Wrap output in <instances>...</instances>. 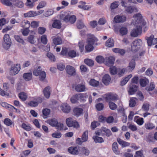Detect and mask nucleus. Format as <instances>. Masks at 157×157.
<instances>
[{
    "mask_svg": "<svg viewBox=\"0 0 157 157\" xmlns=\"http://www.w3.org/2000/svg\"><path fill=\"white\" fill-rule=\"evenodd\" d=\"M133 17L134 20L132 23L133 25H136V27L131 31L130 35L133 37H136L141 34L142 28L145 32L147 30V28L146 26V22L143 19L142 15L140 13L134 14Z\"/></svg>",
    "mask_w": 157,
    "mask_h": 157,
    "instance_id": "nucleus-1",
    "label": "nucleus"
},
{
    "mask_svg": "<svg viewBox=\"0 0 157 157\" xmlns=\"http://www.w3.org/2000/svg\"><path fill=\"white\" fill-rule=\"evenodd\" d=\"M87 43V44L85 46L86 51L89 52L92 51L94 49L93 45L94 44L96 38L94 36L90 34H88Z\"/></svg>",
    "mask_w": 157,
    "mask_h": 157,
    "instance_id": "nucleus-2",
    "label": "nucleus"
},
{
    "mask_svg": "<svg viewBox=\"0 0 157 157\" xmlns=\"http://www.w3.org/2000/svg\"><path fill=\"white\" fill-rule=\"evenodd\" d=\"M142 43L140 39H138L133 41L131 44V50L133 52H137L140 48V46Z\"/></svg>",
    "mask_w": 157,
    "mask_h": 157,
    "instance_id": "nucleus-3",
    "label": "nucleus"
},
{
    "mask_svg": "<svg viewBox=\"0 0 157 157\" xmlns=\"http://www.w3.org/2000/svg\"><path fill=\"white\" fill-rule=\"evenodd\" d=\"M11 44V42L9 35L8 34L4 35L3 37V42L2 45L4 48L8 49L10 47Z\"/></svg>",
    "mask_w": 157,
    "mask_h": 157,
    "instance_id": "nucleus-4",
    "label": "nucleus"
},
{
    "mask_svg": "<svg viewBox=\"0 0 157 157\" xmlns=\"http://www.w3.org/2000/svg\"><path fill=\"white\" fill-rule=\"evenodd\" d=\"M67 124L69 127H73L77 128L79 127V126L78 122L75 120H73L71 117L67 118L66 120Z\"/></svg>",
    "mask_w": 157,
    "mask_h": 157,
    "instance_id": "nucleus-5",
    "label": "nucleus"
},
{
    "mask_svg": "<svg viewBox=\"0 0 157 157\" xmlns=\"http://www.w3.org/2000/svg\"><path fill=\"white\" fill-rule=\"evenodd\" d=\"M105 99L107 101H115L118 99V96L116 94L109 93L106 95Z\"/></svg>",
    "mask_w": 157,
    "mask_h": 157,
    "instance_id": "nucleus-6",
    "label": "nucleus"
},
{
    "mask_svg": "<svg viewBox=\"0 0 157 157\" xmlns=\"http://www.w3.org/2000/svg\"><path fill=\"white\" fill-rule=\"evenodd\" d=\"M20 69V66L19 64H16V65L12 67L10 71V75H15L18 73Z\"/></svg>",
    "mask_w": 157,
    "mask_h": 157,
    "instance_id": "nucleus-7",
    "label": "nucleus"
},
{
    "mask_svg": "<svg viewBox=\"0 0 157 157\" xmlns=\"http://www.w3.org/2000/svg\"><path fill=\"white\" fill-rule=\"evenodd\" d=\"M70 14L66 12H63L61 13L59 15V19L61 21L65 22H68V19Z\"/></svg>",
    "mask_w": 157,
    "mask_h": 157,
    "instance_id": "nucleus-8",
    "label": "nucleus"
},
{
    "mask_svg": "<svg viewBox=\"0 0 157 157\" xmlns=\"http://www.w3.org/2000/svg\"><path fill=\"white\" fill-rule=\"evenodd\" d=\"M66 70L67 74L71 76H75L76 75V72L75 68L71 66H66Z\"/></svg>",
    "mask_w": 157,
    "mask_h": 157,
    "instance_id": "nucleus-9",
    "label": "nucleus"
},
{
    "mask_svg": "<svg viewBox=\"0 0 157 157\" xmlns=\"http://www.w3.org/2000/svg\"><path fill=\"white\" fill-rule=\"evenodd\" d=\"M126 17L124 15H117L114 18V20L116 23H123L126 21Z\"/></svg>",
    "mask_w": 157,
    "mask_h": 157,
    "instance_id": "nucleus-10",
    "label": "nucleus"
},
{
    "mask_svg": "<svg viewBox=\"0 0 157 157\" xmlns=\"http://www.w3.org/2000/svg\"><path fill=\"white\" fill-rule=\"evenodd\" d=\"M85 85L83 84H79L76 85L75 86V91L78 92H83L86 90Z\"/></svg>",
    "mask_w": 157,
    "mask_h": 157,
    "instance_id": "nucleus-11",
    "label": "nucleus"
},
{
    "mask_svg": "<svg viewBox=\"0 0 157 157\" xmlns=\"http://www.w3.org/2000/svg\"><path fill=\"white\" fill-rule=\"evenodd\" d=\"M114 61V57L112 56H110L105 58L104 63L106 66H110L113 64Z\"/></svg>",
    "mask_w": 157,
    "mask_h": 157,
    "instance_id": "nucleus-12",
    "label": "nucleus"
},
{
    "mask_svg": "<svg viewBox=\"0 0 157 157\" xmlns=\"http://www.w3.org/2000/svg\"><path fill=\"white\" fill-rule=\"evenodd\" d=\"M78 150V148L76 147H71L68 148V151L72 154L77 155L79 152Z\"/></svg>",
    "mask_w": 157,
    "mask_h": 157,
    "instance_id": "nucleus-13",
    "label": "nucleus"
},
{
    "mask_svg": "<svg viewBox=\"0 0 157 157\" xmlns=\"http://www.w3.org/2000/svg\"><path fill=\"white\" fill-rule=\"evenodd\" d=\"M111 78L109 75H105L102 78V82L105 85H108L111 81Z\"/></svg>",
    "mask_w": 157,
    "mask_h": 157,
    "instance_id": "nucleus-14",
    "label": "nucleus"
},
{
    "mask_svg": "<svg viewBox=\"0 0 157 157\" xmlns=\"http://www.w3.org/2000/svg\"><path fill=\"white\" fill-rule=\"evenodd\" d=\"M62 110L64 113H68L70 112L71 108L67 104H63L61 106Z\"/></svg>",
    "mask_w": 157,
    "mask_h": 157,
    "instance_id": "nucleus-15",
    "label": "nucleus"
},
{
    "mask_svg": "<svg viewBox=\"0 0 157 157\" xmlns=\"http://www.w3.org/2000/svg\"><path fill=\"white\" fill-rule=\"evenodd\" d=\"M50 87L49 86L46 87L43 90V93L44 97L47 98H48L50 95Z\"/></svg>",
    "mask_w": 157,
    "mask_h": 157,
    "instance_id": "nucleus-16",
    "label": "nucleus"
},
{
    "mask_svg": "<svg viewBox=\"0 0 157 157\" xmlns=\"http://www.w3.org/2000/svg\"><path fill=\"white\" fill-rule=\"evenodd\" d=\"M81 154L85 156H88L90 153V151L89 149L86 147H82L81 148L80 150Z\"/></svg>",
    "mask_w": 157,
    "mask_h": 157,
    "instance_id": "nucleus-17",
    "label": "nucleus"
},
{
    "mask_svg": "<svg viewBox=\"0 0 157 157\" xmlns=\"http://www.w3.org/2000/svg\"><path fill=\"white\" fill-rule=\"evenodd\" d=\"M78 95V100L82 102H84L88 98V96L86 94L79 93Z\"/></svg>",
    "mask_w": 157,
    "mask_h": 157,
    "instance_id": "nucleus-18",
    "label": "nucleus"
},
{
    "mask_svg": "<svg viewBox=\"0 0 157 157\" xmlns=\"http://www.w3.org/2000/svg\"><path fill=\"white\" fill-rule=\"evenodd\" d=\"M117 141L118 143L121 145L122 147L129 146L130 144L129 143L119 138H117Z\"/></svg>",
    "mask_w": 157,
    "mask_h": 157,
    "instance_id": "nucleus-19",
    "label": "nucleus"
},
{
    "mask_svg": "<svg viewBox=\"0 0 157 157\" xmlns=\"http://www.w3.org/2000/svg\"><path fill=\"white\" fill-rule=\"evenodd\" d=\"M137 86L135 85H132L130 87L128 93L130 95L133 94L137 91Z\"/></svg>",
    "mask_w": 157,
    "mask_h": 157,
    "instance_id": "nucleus-20",
    "label": "nucleus"
},
{
    "mask_svg": "<svg viewBox=\"0 0 157 157\" xmlns=\"http://www.w3.org/2000/svg\"><path fill=\"white\" fill-rule=\"evenodd\" d=\"M79 4L78 7L79 8L85 10H88L89 9L87 6L86 5V3L85 2L80 1L79 2Z\"/></svg>",
    "mask_w": 157,
    "mask_h": 157,
    "instance_id": "nucleus-21",
    "label": "nucleus"
},
{
    "mask_svg": "<svg viewBox=\"0 0 157 157\" xmlns=\"http://www.w3.org/2000/svg\"><path fill=\"white\" fill-rule=\"evenodd\" d=\"M112 150L114 152L118 154L119 153V151L118 149L117 144L116 142H114L112 145Z\"/></svg>",
    "mask_w": 157,
    "mask_h": 157,
    "instance_id": "nucleus-22",
    "label": "nucleus"
},
{
    "mask_svg": "<svg viewBox=\"0 0 157 157\" xmlns=\"http://www.w3.org/2000/svg\"><path fill=\"white\" fill-rule=\"evenodd\" d=\"M23 77L25 81H28L30 80L32 78V73H25L23 75Z\"/></svg>",
    "mask_w": 157,
    "mask_h": 157,
    "instance_id": "nucleus-23",
    "label": "nucleus"
},
{
    "mask_svg": "<svg viewBox=\"0 0 157 157\" xmlns=\"http://www.w3.org/2000/svg\"><path fill=\"white\" fill-rule=\"evenodd\" d=\"M105 44L106 46L108 47H113L114 44L113 39L111 38H109L105 42Z\"/></svg>",
    "mask_w": 157,
    "mask_h": 157,
    "instance_id": "nucleus-24",
    "label": "nucleus"
},
{
    "mask_svg": "<svg viewBox=\"0 0 157 157\" xmlns=\"http://www.w3.org/2000/svg\"><path fill=\"white\" fill-rule=\"evenodd\" d=\"M1 105H2V106H3L4 107L6 108L7 107L8 108H10L11 109H15L16 112H20V111L19 110L17 109L16 108H15L14 106H13L8 105V104L7 103H5V102H2L1 103Z\"/></svg>",
    "mask_w": 157,
    "mask_h": 157,
    "instance_id": "nucleus-25",
    "label": "nucleus"
},
{
    "mask_svg": "<svg viewBox=\"0 0 157 157\" xmlns=\"http://www.w3.org/2000/svg\"><path fill=\"white\" fill-rule=\"evenodd\" d=\"M119 32L121 36H123L127 34L128 30L126 27H122L120 29Z\"/></svg>",
    "mask_w": 157,
    "mask_h": 157,
    "instance_id": "nucleus-26",
    "label": "nucleus"
},
{
    "mask_svg": "<svg viewBox=\"0 0 157 157\" xmlns=\"http://www.w3.org/2000/svg\"><path fill=\"white\" fill-rule=\"evenodd\" d=\"M113 51L116 53H119L121 55H123L125 53V51L123 49H121L119 48H114L113 49Z\"/></svg>",
    "mask_w": 157,
    "mask_h": 157,
    "instance_id": "nucleus-27",
    "label": "nucleus"
},
{
    "mask_svg": "<svg viewBox=\"0 0 157 157\" xmlns=\"http://www.w3.org/2000/svg\"><path fill=\"white\" fill-rule=\"evenodd\" d=\"M53 42L55 45H60L62 44V41L60 37H57L54 38Z\"/></svg>",
    "mask_w": 157,
    "mask_h": 157,
    "instance_id": "nucleus-28",
    "label": "nucleus"
},
{
    "mask_svg": "<svg viewBox=\"0 0 157 157\" xmlns=\"http://www.w3.org/2000/svg\"><path fill=\"white\" fill-rule=\"evenodd\" d=\"M73 112L75 115L77 116L80 115L82 112V109L81 108H76L74 109Z\"/></svg>",
    "mask_w": 157,
    "mask_h": 157,
    "instance_id": "nucleus-29",
    "label": "nucleus"
},
{
    "mask_svg": "<svg viewBox=\"0 0 157 157\" xmlns=\"http://www.w3.org/2000/svg\"><path fill=\"white\" fill-rule=\"evenodd\" d=\"M52 27L54 28L60 29L61 27L60 21L58 20L55 21L52 24Z\"/></svg>",
    "mask_w": 157,
    "mask_h": 157,
    "instance_id": "nucleus-30",
    "label": "nucleus"
},
{
    "mask_svg": "<svg viewBox=\"0 0 157 157\" xmlns=\"http://www.w3.org/2000/svg\"><path fill=\"white\" fill-rule=\"evenodd\" d=\"M89 84L92 86L97 87L99 85V83L98 81L95 80L94 79H92L90 80Z\"/></svg>",
    "mask_w": 157,
    "mask_h": 157,
    "instance_id": "nucleus-31",
    "label": "nucleus"
},
{
    "mask_svg": "<svg viewBox=\"0 0 157 157\" xmlns=\"http://www.w3.org/2000/svg\"><path fill=\"white\" fill-rule=\"evenodd\" d=\"M93 138L96 143H101L104 141L102 137H98V136H94Z\"/></svg>",
    "mask_w": 157,
    "mask_h": 157,
    "instance_id": "nucleus-32",
    "label": "nucleus"
},
{
    "mask_svg": "<svg viewBox=\"0 0 157 157\" xmlns=\"http://www.w3.org/2000/svg\"><path fill=\"white\" fill-rule=\"evenodd\" d=\"M154 37V36L152 35L150 37H145L147 41V42L148 46H151L152 44V41L153 40V38Z\"/></svg>",
    "mask_w": 157,
    "mask_h": 157,
    "instance_id": "nucleus-33",
    "label": "nucleus"
},
{
    "mask_svg": "<svg viewBox=\"0 0 157 157\" xmlns=\"http://www.w3.org/2000/svg\"><path fill=\"white\" fill-rule=\"evenodd\" d=\"M119 5V2L118 1H115L111 3L110 8L111 10H114L118 7Z\"/></svg>",
    "mask_w": 157,
    "mask_h": 157,
    "instance_id": "nucleus-34",
    "label": "nucleus"
},
{
    "mask_svg": "<svg viewBox=\"0 0 157 157\" xmlns=\"http://www.w3.org/2000/svg\"><path fill=\"white\" fill-rule=\"evenodd\" d=\"M34 11H30L27 13L24 14V17H35Z\"/></svg>",
    "mask_w": 157,
    "mask_h": 157,
    "instance_id": "nucleus-35",
    "label": "nucleus"
},
{
    "mask_svg": "<svg viewBox=\"0 0 157 157\" xmlns=\"http://www.w3.org/2000/svg\"><path fill=\"white\" fill-rule=\"evenodd\" d=\"M19 98L22 101H25L27 98V96L26 94L24 92L20 93L18 95Z\"/></svg>",
    "mask_w": 157,
    "mask_h": 157,
    "instance_id": "nucleus-36",
    "label": "nucleus"
},
{
    "mask_svg": "<svg viewBox=\"0 0 157 157\" xmlns=\"http://www.w3.org/2000/svg\"><path fill=\"white\" fill-rule=\"evenodd\" d=\"M70 100L71 102L72 103L74 104L77 103L78 100V94L73 95L71 98Z\"/></svg>",
    "mask_w": 157,
    "mask_h": 157,
    "instance_id": "nucleus-37",
    "label": "nucleus"
},
{
    "mask_svg": "<svg viewBox=\"0 0 157 157\" xmlns=\"http://www.w3.org/2000/svg\"><path fill=\"white\" fill-rule=\"evenodd\" d=\"M155 86L154 82H151L150 85L147 86L145 89L146 90L149 91L153 90L155 89Z\"/></svg>",
    "mask_w": 157,
    "mask_h": 157,
    "instance_id": "nucleus-38",
    "label": "nucleus"
},
{
    "mask_svg": "<svg viewBox=\"0 0 157 157\" xmlns=\"http://www.w3.org/2000/svg\"><path fill=\"white\" fill-rule=\"evenodd\" d=\"M117 71L116 67L114 66L111 67L109 68L110 72L112 75H113L116 74Z\"/></svg>",
    "mask_w": 157,
    "mask_h": 157,
    "instance_id": "nucleus-39",
    "label": "nucleus"
},
{
    "mask_svg": "<svg viewBox=\"0 0 157 157\" xmlns=\"http://www.w3.org/2000/svg\"><path fill=\"white\" fill-rule=\"evenodd\" d=\"M41 70V67L40 66H39L37 68H35L33 72V75L36 76H38L42 71Z\"/></svg>",
    "mask_w": 157,
    "mask_h": 157,
    "instance_id": "nucleus-40",
    "label": "nucleus"
},
{
    "mask_svg": "<svg viewBox=\"0 0 157 157\" xmlns=\"http://www.w3.org/2000/svg\"><path fill=\"white\" fill-rule=\"evenodd\" d=\"M12 0H1V2L4 5L7 6H10L12 5Z\"/></svg>",
    "mask_w": 157,
    "mask_h": 157,
    "instance_id": "nucleus-41",
    "label": "nucleus"
},
{
    "mask_svg": "<svg viewBox=\"0 0 157 157\" xmlns=\"http://www.w3.org/2000/svg\"><path fill=\"white\" fill-rule=\"evenodd\" d=\"M39 75V80L41 81H44L46 78L45 72L44 71H42L40 72Z\"/></svg>",
    "mask_w": 157,
    "mask_h": 157,
    "instance_id": "nucleus-42",
    "label": "nucleus"
},
{
    "mask_svg": "<svg viewBox=\"0 0 157 157\" xmlns=\"http://www.w3.org/2000/svg\"><path fill=\"white\" fill-rule=\"evenodd\" d=\"M76 16L74 15H70L68 19V22L72 24L74 23L76 21Z\"/></svg>",
    "mask_w": 157,
    "mask_h": 157,
    "instance_id": "nucleus-43",
    "label": "nucleus"
},
{
    "mask_svg": "<svg viewBox=\"0 0 157 157\" xmlns=\"http://www.w3.org/2000/svg\"><path fill=\"white\" fill-rule=\"evenodd\" d=\"M57 120L55 119H51L48 121V123L49 125L52 126H56L57 124Z\"/></svg>",
    "mask_w": 157,
    "mask_h": 157,
    "instance_id": "nucleus-44",
    "label": "nucleus"
},
{
    "mask_svg": "<svg viewBox=\"0 0 157 157\" xmlns=\"http://www.w3.org/2000/svg\"><path fill=\"white\" fill-rule=\"evenodd\" d=\"M145 128L149 130L155 128V126L151 123H147L145 124Z\"/></svg>",
    "mask_w": 157,
    "mask_h": 157,
    "instance_id": "nucleus-45",
    "label": "nucleus"
},
{
    "mask_svg": "<svg viewBox=\"0 0 157 157\" xmlns=\"http://www.w3.org/2000/svg\"><path fill=\"white\" fill-rule=\"evenodd\" d=\"M96 61L98 63H101L105 62L104 58L101 56H98L96 58Z\"/></svg>",
    "mask_w": 157,
    "mask_h": 157,
    "instance_id": "nucleus-46",
    "label": "nucleus"
},
{
    "mask_svg": "<svg viewBox=\"0 0 157 157\" xmlns=\"http://www.w3.org/2000/svg\"><path fill=\"white\" fill-rule=\"evenodd\" d=\"M88 132L86 131H85L83 133L82 137V142H86L88 140Z\"/></svg>",
    "mask_w": 157,
    "mask_h": 157,
    "instance_id": "nucleus-47",
    "label": "nucleus"
},
{
    "mask_svg": "<svg viewBox=\"0 0 157 157\" xmlns=\"http://www.w3.org/2000/svg\"><path fill=\"white\" fill-rule=\"evenodd\" d=\"M4 123L7 126H9L13 124V122L10 119L6 118L4 120Z\"/></svg>",
    "mask_w": 157,
    "mask_h": 157,
    "instance_id": "nucleus-48",
    "label": "nucleus"
},
{
    "mask_svg": "<svg viewBox=\"0 0 157 157\" xmlns=\"http://www.w3.org/2000/svg\"><path fill=\"white\" fill-rule=\"evenodd\" d=\"M85 63L89 66H92L94 65L93 61L90 59H86L84 60Z\"/></svg>",
    "mask_w": 157,
    "mask_h": 157,
    "instance_id": "nucleus-49",
    "label": "nucleus"
},
{
    "mask_svg": "<svg viewBox=\"0 0 157 157\" xmlns=\"http://www.w3.org/2000/svg\"><path fill=\"white\" fill-rule=\"evenodd\" d=\"M85 26V25L81 20H78L77 23V27L78 28L81 29Z\"/></svg>",
    "mask_w": 157,
    "mask_h": 157,
    "instance_id": "nucleus-50",
    "label": "nucleus"
},
{
    "mask_svg": "<svg viewBox=\"0 0 157 157\" xmlns=\"http://www.w3.org/2000/svg\"><path fill=\"white\" fill-rule=\"evenodd\" d=\"M135 9V8L131 6H128L126 7L125 11L129 13H131L134 11Z\"/></svg>",
    "mask_w": 157,
    "mask_h": 157,
    "instance_id": "nucleus-51",
    "label": "nucleus"
},
{
    "mask_svg": "<svg viewBox=\"0 0 157 157\" xmlns=\"http://www.w3.org/2000/svg\"><path fill=\"white\" fill-rule=\"evenodd\" d=\"M109 108L112 110H114L117 108V105L112 102H109Z\"/></svg>",
    "mask_w": 157,
    "mask_h": 157,
    "instance_id": "nucleus-52",
    "label": "nucleus"
},
{
    "mask_svg": "<svg viewBox=\"0 0 157 157\" xmlns=\"http://www.w3.org/2000/svg\"><path fill=\"white\" fill-rule=\"evenodd\" d=\"M134 99H136V98H131L129 100V105L130 107H132L135 106L136 102Z\"/></svg>",
    "mask_w": 157,
    "mask_h": 157,
    "instance_id": "nucleus-53",
    "label": "nucleus"
},
{
    "mask_svg": "<svg viewBox=\"0 0 157 157\" xmlns=\"http://www.w3.org/2000/svg\"><path fill=\"white\" fill-rule=\"evenodd\" d=\"M47 56L52 61L54 62L55 61L56 59L55 56L52 53L50 52L48 53Z\"/></svg>",
    "mask_w": 157,
    "mask_h": 157,
    "instance_id": "nucleus-54",
    "label": "nucleus"
},
{
    "mask_svg": "<svg viewBox=\"0 0 157 157\" xmlns=\"http://www.w3.org/2000/svg\"><path fill=\"white\" fill-rule=\"evenodd\" d=\"M79 48L81 52L83 51L84 48V42L83 41H81L78 43Z\"/></svg>",
    "mask_w": 157,
    "mask_h": 157,
    "instance_id": "nucleus-55",
    "label": "nucleus"
},
{
    "mask_svg": "<svg viewBox=\"0 0 157 157\" xmlns=\"http://www.w3.org/2000/svg\"><path fill=\"white\" fill-rule=\"evenodd\" d=\"M46 5V3L45 2L42 1L39 3L38 5L37 9L39 10L40 8H42L45 7Z\"/></svg>",
    "mask_w": 157,
    "mask_h": 157,
    "instance_id": "nucleus-56",
    "label": "nucleus"
},
{
    "mask_svg": "<svg viewBox=\"0 0 157 157\" xmlns=\"http://www.w3.org/2000/svg\"><path fill=\"white\" fill-rule=\"evenodd\" d=\"M53 10L50 9L45 12L44 14V15L45 17H48L49 16L52 15L53 13Z\"/></svg>",
    "mask_w": 157,
    "mask_h": 157,
    "instance_id": "nucleus-57",
    "label": "nucleus"
},
{
    "mask_svg": "<svg viewBox=\"0 0 157 157\" xmlns=\"http://www.w3.org/2000/svg\"><path fill=\"white\" fill-rule=\"evenodd\" d=\"M41 41L43 44H47L48 40L46 35H42L41 37Z\"/></svg>",
    "mask_w": 157,
    "mask_h": 157,
    "instance_id": "nucleus-58",
    "label": "nucleus"
},
{
    "mask_svg": "<svg viewBox=\"0 0 157 157\" xmlns=\"http://www.w3.org/2000/svg\"><path fill=\"white\" fill-rule=\"evenodd\" d=\"M147 82H148V80H146L144 79H140V84L143 87H145L146 86Z\"/></svg>",
    "mask_w": 157,
    "mask_h": 157,
    "instance_id": "nucleus-59",
    "label": "nucleus"
},
{
    "mask_svg": "<svg viewBox=\"0 0 157 157\" xmlns=\"http://www.w3.org/2000/svg\"><path fill=\"white\" fill-rule=\"evenodd\" d=\"M100 123L98 122L94 121L91 123V128L93 129H94L97 126L99 125Z\"/></svg>",
    "mask_w": 157,
    "mask_h": 157,
    "instance_id": "nucleus-60",
    "label": "nucleus"
},
{
    "mask_svg": "<svg viewBox=\"0 0 157 157\" xmlns=\"http://www.w3.org/2000/svg\"><path fill=\"white\" fill-rule=\"evenodd\" d=\"M149 109V105L147 103H144L142 106V109L145 111H148Z\"/></svg>",
    "mask_w": 157,
    "mask_h": 157,
    "instance_id": "nucleus-61",
    "label": "nucleus"
},
{
    "mask_svg": "<svg viewBox=\"0 0 157 157\" xmlns=\"http://www.w3.org/2000/svg\"><path fill=\"white\" fill-rule=\"evenodd\" d=\"M76 52L74 50L70 51H69L68 53V56L71 58L75 57L76 56Z\"/></svg>",
    "mask_w": 157,
    "mask_h": 157,
    "instance_id": "nucleus-62",
    "label": "nucleus"
},
{
    "mask_svg": "<svg viewBox=\"0 0 157 157\" xmlns=\"http://www.w3.org/2000/svg\"><path fill=\"white\" fill-rule=\"evenodd\" d=\"M28 39V41L32 44H34L36 42L34 39V36L33 35L29 36Z\"/></svg>",
    "mask_w": 157,
    "mask_h": 157,
    "instance_id": "nucleus-63",
    "label": "nucleus"
},
{
    "mask_svg": "<svg viewBox=\"0 0 157 157\" xmlns=\"http://www.w3.org/2000/svg\"><path fill=\"white\" fill-rule=\"evenodd\" d=\"M135 155L137 157H144L143 151L141 150L136 151Z\"/></svg>",
    "mask_w": 157,
    "mask_h": 157,
    "instance_id": "nucleus-64",
    "label": "nucleus"
}]
</instances>
